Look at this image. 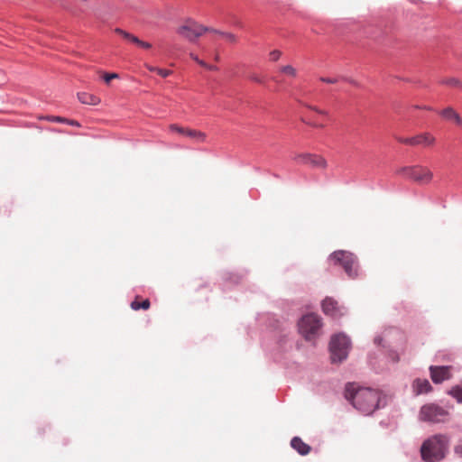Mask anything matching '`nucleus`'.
<instances>
[{
	"mask_svg": "<svg viewBox=\"0 0 462 462\" xmlns=\"http://www.w3.org/2000/svg\"><path fill=\"white\" fill-rule=\"evenodd\" d=\"M191 57H192V59H193L196 62H198L200 66H202V67H206V66H207V63H206L204 60H199L198 56L191 54Z\"/></svg>",
	"mask_w": 462,
	"mask_h": 462,
	"instance_id": "33",
	"label": "nucleus"
},
{
	"mask_svg": "<svg viewBox=\"0 0 462 462\" xmlns=\"http://www.w3.org/2000/svg\"><path fill=\"white\" fill-rule=\"evenodd\" d=\"M280 70H281V72L288 74V75H290L291 77H296L297 76L296 69L292 66H291V65L282 66L280 69Z\"/></svg>",
	"mask_w": 462,
	"mask_h": 462,
	"instance_id": "26",
	"label": "nucleus"
},
{
	"mask_svg": "<svg viewBox=\"0 0 462 462\" xmlns=\"http://www.w3.org/2000/svg\"><path fill=\"white\" fill-rule=\"evenodd\" d=\"M439 115L446 120L454 121L458 125H462V118L452 107L443 109Z\"/></svg>",
	"mask_w": 462,
	"mask_h": 462,
	"instance_id": "18",
	"label": "nucleus"
},
{
	"mask_svg": "<svg viewBox=\"0 0 462 462\" xmlns=\"http://www.w3.org/2000/svg\"><path fill=\"white\" fill-rule=\"evenodd\" d=\"M154 68L155 67H149L148 69H149L150 71H153L154 72Z\"/></svg>",
	"mask_w": 462,
	"mask_h": 462,
	"instance_id": "39",
	"label": "nucleus"
},
{
	"mask_svg": "<svg viewBox=\"0 0 462 462\" xmlns=\"http://www.w3.org/2000/svg\"><path fill=\"white\" fill-rule=\"evenodd\" d=\"M47 119L51 122L67 124V125H69L72 126H77V127L80 126V124L79 121L68 119V118L61 117V116H48Z\"/></svg>",
	"mask_w": 462,
	"mask_h": 462,
	"instance_id": "20",
	"label": "nucleus"
},
{
	"mask_svg": "<svg viewBox=\"0 0 462 462\" xmlns=\"http://www.w3.org/2000/svg\"><path fill=\"white\" fill-rule=\"evenodd\" d=\"M319 80L321 82L328 83V84H336L339 80H341V79H340V77H337V78L320 77Z\"/></svg>",
	"mask_w": 462,
	"mask_h": 462,
	"instance_id": "29",
	"label": "nucleus"
},
{
	"mask_svg": "<svg viewBox=\"0 0 462 462\" xmlns=\"http://www.w3.org/2000/svg\"><path fill=\"white\" fill-rule=\"evenodd\" d=\"M403 340V333L395 327L384 328L382 332L375 335L374 344L376 346H382L385 349L387 358L393 363L400 361V356L393 346L399 345Z\"/></svg>",
	"mask_w": 462,
	"mask_h": 462,
	"instance_id": "3",
	"label": "nucleus"
},
{
	"mask_svg": "<svg viewBox=\"0 0 462 462\" xmlns=\"http://www.w3.org/2000/svg\"><path fill=\"white\" fill-rule=\"evenodd\" d=\"M210 32L222 35L223 37H225L230 42H236V35L233 34V33L221 32V31H218V30L213 29V28H211Z\"/></svg>",
	"mask_w": 462,
	"mask_h": 462,
	"instance_id": "24",
	"label": "nucleus"
},
{
	"mask_svg": "<svg viewBox=\"0 0 462 462\" xmlns=\"http://www.w3.org/2000/svg\"><path fill=\"white\" fill-rule=\"evenodd\" d=\"M281 55H282V52L280 51L274 50L270 52V60L273 61H276L280 59Z\"/></svg>",
	"mask_w": 462,
	"mask_h": 462,
	"instance_id": "31",
	"label": "nucleus"
},
{
	"mask_svg": "<svg viewBox=\"0 0 462 462\" xmlns=\"http://www.w3.org/2000/svg\"><path fill=\"white\" fill-rule=\"evenodd\" d=\"M244 275L237 273L226 272L223 274V279L226 285H236L242 281Z\"/></svg>",
	"mask_w": 462,
	"mask_h": 462,
	"instance_id": "19",
	"label": "nucleus"
},
{
	"mask_svg": "<svg viewBox=\"0 0 462 462\" xmlns=\"http://www.w3.org/2000/svg\"><path fill=\"white\" fill-rule=\"evenodd\" d=\"M77 96H78L79 101L85 105L96 106L101 102V100L98 97H97L93 94L87 93V92H79L77 94Z\"/></svg>",
	"mask_w": 462,
	"mask_h": 462,
	"instance_id": "17",
	"label": "nucleus"
},
{
	"mask_svg": "<svg viewBox=\"0 0 462 462\" xmlns=\"http://www.w3.org/2000/svg\"><path fill=\"white\" fill-rule=\"evenodd\" d=\"M322 319L315 313H309L302 316L298 321L300 334L308 341L316 339L322 328Z\"/></svg>",
	"mask_w": 462,
	"mask_h": 462,
	"instance_id": "6",
	"label": "nucleus"
},
{
	"mask_svg": "<svg viewBox=\"0 0 462 462\" xmlns=\"http://www.w3.org/2000/svg\"><path fill=\"white\" fill-rule=\"evenodd\" d=\"M154 72H156L162 78H167L171 73V70L161 68H154Z\"/></svg>",
	"mask_w": 462,
	"mask_h": 462,
	"instance_id": "30",
	"label": "nucleus"
},
{
	"mask_svg": "<svg viewBox=\"0 0 462 462\" xmlns=\"http://www.w3.org/2000/svg\"><path fill=\"white\" fill-rule=\"evenodd\" d=\"M448 394L457 400L458 403H462V385H455L448 391Z\"/></svg>",
	"mask_w": 462,
	"mask_h": 462,
	"instance_id": "21",
	"label": "nucleus"
},
{
	"mask_svg": "<svg viewBox=\"0 0 462 462\" xmlns=\"http://www.w3.org/2000/svg\"><path fill=\"white\" fill-rule=\"evenodd\" d=\"M210 31V27L200 25L191 20H189L186 24L178 29V33L189 42H195L205 32Z\"/></svg>",
	"mask_w": 462,
	"mask_h": 462,
	"instance_id": "9",
	"label": "nucleus"
},
{
	"mask_svg": "<svg viewBox=\"0 0 462 462\" xmlns=\"http://www.w3.org/2000/svg\"><path fill=\"white\" fill-rule=\"evenodd\" d=\"M205 68H206V69H209V70H215V69H217V67H216V66H214V65H208V63H207V66H206Z\"/></svg>",
	"mask_w": 462,
	"mask_h": 462,
	"instance_id": "37",
	"label": "nucleus"
},
{
	"mask_svg": "<svg viewBox=\"0 0 462 462\" xmlns=\"http://www.w3.org/2000/svg\"><path fill=\"white\" fill-rule=\"evenodd\" d=\"M115 31L118 34L122 35L124 38L129 40L130 42H132L135 44H138V42H140V39L138 37L120 29V28H116Z\"/></svg>",
	"mask_w": 462,
	"mask_h": 462,
	"instance_id": "23",
	"label": "nucleus"
},
{
	"mask_svg": "<svg viewBox=\"0 0 462 462\" xmlns=\"http://www.w3.org/2000/svg\"><path fill=\"white\" fill-rule=\"evenodd\" d=\"M282 342H285V337H283L282 339H281V343Z\"/></svg>",
	"mask_w": 462,
	"mask_h": 462,
	"instance_id": "40",
	"label": "nucleus"
},
{
	"mask_svg": "<svg viewBox=\"0 0 462 462\" xmlns=\"http://www.w3.org/2000/svg\"><path fill=\"white\" fill-rule=\"evenodd\" d=\"M341 80L346 81L350 83L353 86H358L357 82L355 79H352L350 78H346L345 76H340Z\"/></svg>",
	"mask_w": 462,
	"mask_h": 462,
	"instance_id": "32",
	"label": "nucleus"
},
{
	"mask_svg": "<svg viewBox=\"0 0 462 462\" xmlns=\"http://www.w3.org/2000/svg\"><path fill=\"white\" fill-rule=\"evenodd\" d=\"M322 311L326 315L336 317L337 312V302L330 297L325 298L321 302Z\"/></svg>",
	"mask_w": 462,
	"mask_h": 462,
	"instance_id": "15",
	"label": "nucleus"
},
{
	"mask_svg": "<svg viewBox=\"0 0 462 462\" xmlns=\"http://www.w3.org/2000/svg\"><path fill=\"white\" fill-rule=\"evenodd\" d=\"M250 79L254 82L263 83L262 79L256 75H252Z\"/></svg>",
	"mask_w": 462,
	"mask_h": 462,
	"instance_id": "35",
	"label": "nucleus"
},
{
	"mask_svg": "<svg viewBox=\"0 0 462 462\" xmlns=\"http://www.w3.org/2000/svg\"><path fill=\"white\" fill-rule=\"evenodd\" d=\"M411 388L414 395L427 394L430 393L433 388L428 379L416 378L411 383Z\"/></svg>",
	"mask_w": 462,
	"mask_h": 462,
	"instance_id": "13",
	"label": "nucleus"
},
{
	"mask_svg": "<svg viewBox=\"0 0 462 462\" xmlns=\"http://www.w3.org/2000/svg\"><path fill=\"white\" fill-rule=\"evenodd\" d=\"M151 303L148 299L143 300L142 302H139L137 300H134L131 302V308L134 310H148Z\"/></svg>",
	"mask_w": 462,
	"mask_h": 462,
	"instance_id": "22",
	"label": "nucleus"
},
{
	"mask_svg": "<svg viewBox=\"0 0 462 462\" xmlns=\"http://www.w3.org/2000/svg\"><path fill=\"white\" fill-rule=\"evenodd\" d=\"M313 110H315L317 113L320 114V115H327V112L326 111H323V110H319L316 107L312 108Z\"/></svg>",
	"mask_w": 462,
	"mask_h": 462,
	"instance_id": "38",
	"label": "nucleus"
},
{
	"mask_svg": "<svg viewBox=\"0 0 462 462\" xmlns=\"http://www.w3.org/2000/svg\"><path fill=\"white\" fill-rule=\"evenodd\" d=\"M171 131H176L177 133L180 134H185L191 138H197L201 142H204L206 139V134L202 132L192 130V129H186L181 126H179L177 125H171L170 126Z\"/></svg>",
	"mask_w": 462,
	"mask_h": 462,
	"instance_id": "14",
	"label": "nucleus"
},
{
	"mask_svg": "<svg viewBox=\"0 0 462 462\" xmlns=\"http://www.w3.org/2000/svg\"><path fill=\"white\" fill-rule=\"evenodd\" d=\"M448 416V410L435 402L422 405L419 411L420 420L432 424L445 422Z\"/></svg>",
	"mask_w": 462,
	"mask_h": 462,
	"instance_id": "7",
	"label": "nucleus"
},
{
	"mask_svg": "<svg viewBox=\"0 0 462 462\" xmlns=\"http://www.w3.org/2000/svg\"><path fill=\"white\" fill-rule=\"evenodd\" d=\"M451 369V365H430L429 370L432 382L435 384H439L446 380H449L452 377Z\"/></svg>",
	"mask_w": 462,
	"mask_h": 462,
	"instance_id": "10",
	"label": "nucleus"
},
{
	"mask_svg": "<svg viewBox=\"0 0 462 462\" xmlns=\"http://www.w3.org/2000/svg\"><path fill=\"white\" fill-rule=\"evenodd\" d=\"M293 160L300 164H307L312 167L325 168L327 162L324 158L311 153H300L294 156Z\"/></svg>",
	"mask_w": 462,
	"mask_h": 462,
	"instance_id": "12",
	"label": "nucleus"
},
{
	"mask_svg": "<svg viewBox=\"0 0 462 462\" xmlns=\"http://www.w3.org/2000/svg\"><path fill=\"white\" fill-rule=\"evenodd\" d=\"M398 141L408 145L430 146L435 143V138L429 133H423L412 137H399Z\"/></svg>",
	"mask_w": 462,
	"mask_h": 462,
	"instance_id": "11",
	"label": "nucleus"
},
{
	"mask_svg": "<svg viewBox=\"0 0 462 462\" xmlns=\"http://www.w3.org/2000/svg\"><path fill=\"white\" fill-rule=\"evenodd\" d=\"M442 83L455 88H462V82L457 78L447 79Z\"/></svg>",
	"mask_w": 462,
	"mask_h": 462,
	"instance_id": "25",
	"label": "nucleus"
},
{
	"mask_svg": "<svg viewBox=\"0 0 462 462\" xmlns=\"http://www.w3.org/2000/svg\"><path fill=\"white\" fill-rule=\"evenodd\" d=\"M118 78H119V74L115 73V72H113V73H105L103 75V79H104V81L106 84H109L112 79H118Z\"/></svg>",
	"mask_w": 462,
	"mask_h": 462,
	"instance_id": "27",
	"label": "nucleus"
},
{
	"mask_svg": "<svg viewBox=\"0 0 462 462\" xmlns=\"http://www.w3.org/2000/svg\"><path fill=\"white\" fill-rule=\"evenodd\" d=\"M397 173L402 174L407 179L420 184H428L433 178L432 171L429 168L420 164L402 167L398 170Z\"/></svg>",
	"mask_w": 462,
	"mask_h": 462,
	"instance_id": "8",
	"label": "nucleus"
},
{
	"mask_svg": "<svg viewBox=\"0 0 462 462\" xmlns=\"http://www.w3.org/2000/svg\"><path fill=\"white\" fill-rule=\"evenodd\" d=\"M307 124L311 125V126L317 127V128H323L324 127L323 124H316V123H307Z\"/></svg>",
	"mask_w": 462,
	"mask_h": 462,
	"instance_id": "36",
	"label": "nucleus"
},
{
	"mask_svg": "<svg viewBox=\"0 0 462 462\" xmlns=\"http://www.w3.org/2000/svg\"><path fill=\"white\" fill-rule=\"evenodd\" d=\"M454 453L458 457H462V438L459 439L457 443L454 446Z\"/></svg>",
	"mask_w": 462,
	"mask_h": 462,
	"instance_id": "28",
	"label": "nucleus"
},
{
	"mask_svg": "<svg viewBox=\"0 0 462 462\" xmlns=\"http://www.w3.org/2000/svg\"><path fill=\"white\" fill-rule=\"evenodd\" d=\"M344 396L354 408L366 415L373 414L387 404V396L382 391L369 387L356 388L354 383L346 384Z\"/></svg>",
	"mask_w": 462,
	"mask_h": 462,
	"instance_id": "1",
	"label": "nucleus"
},
{
	"mask_svg": "<svg viewBox=\"0 0 462 462\" xmlns=\"http://www.w3.org/2000/svg\"><path fill=\"white\" fill-rule=\"evenodd\" d=\"M291 447L295 449L300 456H306L310 453L311 448L300 437H293L291 440Z\"/></svg>",
	"mask_w": 462,
	"mask_h": 462,
	"instance_id": "16",
	"label": "nucleus"
},
{
	"mask_svg": "<svg viewBox=\"0 0 462 462\" xmlns=\"http://www.w3.org/2000/svg\"><path fill=\"white\" fill-rule=\"evenodd\" d=\"M334 265L341 266L348 278L355 279L358 276V263L356 256L345 250H337L331 253L328 256Z\"/></svg>",
	"mask_w": 462,
	"mask_h": 462,
	"instance_id": "4",
	"label": "nucleus"
},
{
	"mask_svg": "<svg viewBox=\"0 0 462 462\" xmlns=\"http://www.w3.org/2000/svg\"><path fill=\"white\" fill-rule=\"evenodd\" d=\"M138 46L143 48V49H150L152 47L151 43L147 42H143L140 40V42L137 44Z\"/></svg>",
	"mask_w": 462,
	"mask_h": 462,
	"instance_id": "34",
	"label": "nucleus"
},
{
	"mask_svg": "<svg viewBox=\"0 0 462 462\" xmlns=\"http://www.w3.org/2000/svg\"><path fill=\"white\" fill-rule=\"evenodd\" d=\"M450 438L447 434H435L426 439L420 447V456L425 462L442 461L449 449Z\"/></svg>",
	"mask_w": 462,
	"mask_h": 462,
	"instance_id": "2",
	"label": "nucleus"
},
{
	"mask_svg": "<svg viewBox=\"0 0 462 462\" xmlns=\"http://www.w3.org/2000/svg\"><path fill=\"white\" fill-rule=\"evenodd\" d=\"M351 348V339L345 333L334 334L330 337L328 349L331 363H341L348 356Z\"/></svg>",
	"mask_w": 462,
	"mask_h": 462,
	"instance_id": "5",
	"label": "nucleus"
}]
</instances>
